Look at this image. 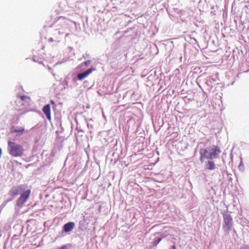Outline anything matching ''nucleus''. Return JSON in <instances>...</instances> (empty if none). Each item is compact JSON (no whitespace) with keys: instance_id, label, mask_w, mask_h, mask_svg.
Wrapping results in <instances>:
<instances>
[{"instance_id":"f03ea898","label":"nucleus","mask_w":249,"mask_h":249,"mask_svg":"<svg viewBox=\"0 0 249 249\" xmlns=\"http://www.w3.org/2000/svg\"><path fill=\"white\" fill-rule=\"evenodd\" d=\"M8 150L9 154L14 157H20L24 153L23 146L12 141L8 142Z\"/></svg>"},{"instance_id":"f8f14e48","label":"nucleus","mask_w":249,"mask_h":249,"mask_svg":"<svg viewBox=\"0 0 249 249\" xmlns=\"http://www.w3.org/2000/svg\"><path fill=\"white\" fill-rule=\"evenodd\" d=\"M20 98L22 101H24L26 99H30V98L27 96H20Z\"/></svg>"},{"instance_id":"4468645a","label":"nucleus","mask_w":249,"mask_h":249,"mask_svg":"<svg viewBox=\"0 0 249 249\" xmlns=\"http://www.w3.org/2000/svg\"><path fill=\"white\" fill-rule=\"evenodd\" d=\"M243 249H249V247L246 246L243 248Z\"/></svg>"},{"instance_id":"0eeeda50","label":"nucleus","mask_w":249,"mask_h":249,"mask_svg":"<svg viewBox=\"0 0 249 249\" xmlns=\"http://www.w3.org/2000/svg\"><path fill=\"white\" fill-rule=\"evenodd\" d=\"M42 111L46 115L47 119L49 120H51V107L49 104L45 105Z\"/></svg>"},{"instance_id":"7ed1b4c3","label":"nucleus","mask_w":249,"mask_h":249,"mask_svg":"<svg viewBox=\"0 0 249 249\" xmlns=\"http://www.w3.org/2000/svg\"><path fill=\"white\" fill-rule=\"evenodd\" d=\"M31 191L30 189L27 190L21 194L19 197L17 199L16 201V206L18 208H21L26 201L29 198L31 195Z\"/></svg>"},{"instance_id":"1a4fd4ad","label":"nucleus","mask_w":249,"mask_h":249,"mask_svg":"<svg viewBox=\"0 0 249 249\" xmlns=\"http://www.w3.org/2000/svg\"><path fill=\"white\" fill-rule=\"evenodd\" d=\"M24 131V128L21 126H18L17 127H12L11 129V132L18 133L19 135L23 134Z\"/></svg>"},{"instance_id":"ddd939ff","label":"nucleus","mask_w":249,"mask_h":249,"mask_svg":"<svg viewBox=\"0 0 249 249\" xmlns=\"http://www.w3.org/2000/svg\"><path fill=\"white\" fill-rule=\"evenodd\" d=\"M89 63H90V60H88V61L84 62V64L86 66L89 65Z\"/></svg>"},{"instance_id":"9b49d317","label":"nucleus","mask_w":249,"mask_h":249,"mask_svg":"<svg viewBox=\"0 0 249 249\" xmlns=\"http://www.w3.org/2000/svg\"><path fill=\"white\" fill-rule=\"evenodd\" d=\"M161 240V238H159L157 239H155L153 241V245L156 246Z\"/></svg>"},{"instance_id":"2eb2a0df","label":"nucleus","mask_w":249,"mask_h":249,"mask_svg":"<svg viewBox=\"0 0 249 249\" xmlns=\"http://www.w3.org/2000/svg\"><path fill=\"white\" fill-rule=\"evenodd\" d=\"M51 103L52 104H54V102L53 100H51Z\"/></svg>"},{"instance_id":"f257e3e1","label":"nucleus","mask_w":249,"mask_h":249,"mask_svg":"<svg viewBox=\"0 0 249 249\" xmlns=\"http://www.w3.org/2000/svg\"><path fill=\"white\" fill-rule=\"evenodd\" d=\"M220 148L216 145H213L206 149H201L200 150V160L203 162L205 159L213 160L218 157L220 153Z\"/></svg>"},{"instance_id":"20e7f679","label":"nucleus","mask_w":249,"mask_h":249,"mask_svg":"<svg viewBox=\"0 0 249 249\" xmlns=\"http://www.w3.org/2000/svg\"><path fill=\"white\" fill-rule=\"evenodd\" d=\"M223 229L225 232L229 233L231 231L232 225V217L229 214H225L223 215Z\"/></svg>"},{"instance_id":"423d86ee","label":"nucleus","mask_w":249,"mask_h":249,"mask_svg":"<svg viewBox=\"0 0 249 249\" xmlns=\"http://www.w3.org/2000/svg\"><path fill=\"white\" fill-rule=\"evenodd\" d=\"M95 69L93 68H90L83 73H79L77 74V78L79 80H81L87 77Z\"/></svg>"},{"instance_id":"6e6552de","label":"nucleus","mask_w":249,"mask_h":249,"mask_svg":"<svg viewBox=\"0 0 249 249\" xmlns=\"http://www.w3.org/2000/svg\"><path fill=\"white\" fill-rule=\"evenodd\" d=\"M75 226V224L72 222H69L65 224L63 226V231L68 232L72 230Z\"/></svg>"},{"instance_id":"f3484780","label":"nucleus","mask_w":249,"mask_h":249,"mask_svg":"<svg viewBox=\"0 0 249 249\" xmlns=\"http://www.w3.org/2000/svg\"><path fill=\"white\" fill-rule=\"evenodd\" d=\"M50 40H51V41H53V39H52V38H50Z\"/></svg>"},{"instance_id":"dca6fc26","label":"nucleus","mask_w":249,"mask_h":249,"mask_svg":"<svg viewBox=\"0 0 249 249\" xmlns=\"http://www.w3.org/2000/svg\"><path fill=\"white\" fill-rule=\"evenodd\" d=\"M172 249H176V246L175 245L173 246H172Z\"/></svg>"},{"instance_id":"9d476101","label":"nucleus","mask_w":249,"mask_h":249,"mask_svg":"<svg viewBox=\"0 0 249 249\" xmlns=\"http://www.w3.org/2000/svg\"><path fill=\"white\" fill-rule=\"evenodd\" d=\"M215 168V165L213 161L209 160L206 162V169L210 170H214Z\"/></svg>"},{"instance_id":"39448f33","label":"nucleus","mask_w":249,"mask_h":249,"mask_svg":"<svg viewBox=\"0 0 249 249\" xmlns=\"http://www.w3.org/2000/svg\"><path fill=\"white\" fill-rule=\"evenodd\" d=\"M24 188V185H20L17 186H14L9 191V194L13 196H17L22 192Z\"/></svg>"}]
</instances>
